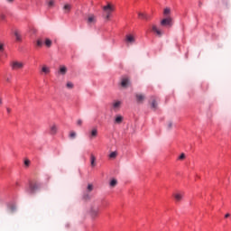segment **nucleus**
Wrapping results in <instances>:
<instances>
[{
	"mask_svg": "<svg viewBox=\"0 0 231 231\" xmlns=\"http://www.w3.org/2000/svg\"><path fill=\"white\" fill-rule=\"evenodd\" d=\"M102 8L104 12L103 17H105L106 21H109L111 17V14L115 12V5L111 4H107L106 5H104Z\"/></svg>",
	"mask_w": 231,
	"mask_h": 231,
	"instance_id": "f257e3e1",
	"label": "nucleus"
},
{
	"mask_svg": "<svg viewBox=\"0 0 231 231\" xmlns=\"http://www.w3.org/2000/svg\"><path fill=\"white\" fill-rule=\"evenodd\" d=\"M86 23L88 26H95V24H97V15L94 14H88Z\"/></svg>",
	"mask_w": 231,
	"mask_h": 231,
	"instance_id": "f03ea898",
	"label": "nucleus"
},
{
	"mask_svg": "<svg viewBox=\"0 0 231 231\" xmlns=\"http://www.w3.org/2000/svg\"><path fill=\"white\" fill-rule=\"evenodd\" d=\"M10 66H11L12 69H14V70L23 69V68H24V63H23L21 61H12L10 63Z\"/></svg>",
	"mask_w": 231,
	"mask_h": 231,
	"instance_id": "7ed1b4c3",
	"label": "nucleus"
},
{
	"mask_svg": "<svg viewBox=\"0 0 231 231\" xmlns=\"http://www.w3.org/2000/svg\"><path fill=\"white\" fill-rule=\"evenodd\" d=\"M161 26H172V17L167 16L166 18L161 21Z\"/></svg>",
	"mask_w": 231,
	"mask_h": 231,
	"instance_id": "20e7f679",
	"label": "nucleus"
},
{
	"mask_svg": "<svg viewBox=\"0 0 231 231\" xmlns=\"http://www.w3.org/2000/svg\"><path fill=\"white\" fill-rule=\"evenodd\" d=\"M152 32H153L157 37H162L163 35L162 31L160 28H158L156 24L152 25Z\"/></svg>",
	"mask_w": 231,
	"mask_h": 231,
	"instance_id": "39448f33",
	"label": "nucleus"
},
{
	"mask_svg": "<svg viewBox=\"0 0 231 231\" xmlns=\"http://www.w3.org/2000/svg\"><path fill=\"white\" fill-rule=\"evenodd\" d=\"M100 212V209L98 208H95V207H92L90 208V216L93 219H95V217H98V213Z\"/></svg>",
	"mask_w": 231,
	"mask_h": 231,
	"instance_id": "423d86ee",
	"label": "nucleus"
},
{
	"mask_svg": "<svg viewBox=\"0 0 231 231\" xmlns=\"http://www.w3.org/2000/svg\"><path fill=\"white\" fill-rule=\"evenodd\" d=\"M41 189V185L34 183V184H31L30 185V189H29V193L30 194H34V192L36 190H39Z\"/></svg>",
	"mask_w": 231,
	"mask_h": 231,
	"instance_id": "0eeeda50",
	"label": "nucleus"
},
{
	"mask_svg": "<svg viewBox=\"0 0 231 231\" xmlns=\"http://www.w3.org/2000/svg\"><path fill=\"white\" fill-rule=\"evenodd\" d=\"M121 86L122 88H129L131 86V80H129V78H123L121 80Z\"/></svg>",
	"mask_w": 231,
	"mask_h": 231,
	"instance_id": "6e6552de",
	"label": "nucleus"
},
{
	"mask_svg": "<svg viewBox=\"0 0 231 231\" xmlns=\"http://www.w3.org/2000/svg\"><path fill=\"white\" fill-rule=\"evenodd\" d=\"M97 136H98V129L92 128L91 131H90L88 138L90 140H93L94 138H97Z\"/></svg>",
	"mask_w": 231,
	"mask_h": 231,
	"instance_id": "1a4fd4ad",
	"label": "nucleus"
},
{
	"mask_svg": "<svg viewBox=\"0 0 231 231\" xmlns=\"http://www.w3.org/2000/svg\"><path fill=\"white\" fill-rule=\"evenodd\" d=\"M135 98H136L137 104H143V100H145V95L135 94Z\"/></svg>",
	"mask_w": 231,
	"mask_h": 231,
	"instance_id": "9d476101",
	"label": "nucleus"
},
{
	"mask_svg": "<svg viewBox=\"0 0 231 231\" xmlns=\"http://www.w3.org/2000/svg\"><path fill=\"white\" fill-rule=\"evenodd\" d=\"M120 106H122V102L121 101H115L112 104V109L114 111H118V109H120Z\"/></svg>",
	"mask_w": 231,
	"mask_h": 231,
	"instance_id": "9b49d317",
	"label": "nucleus"
},
{
	"mask_svg": "<svg viewBox=\"0 0 231 231\" xmlns=\"http://www.w3.org/2000/svg\"><path fill=\"white\" fill-rule=\"evenodd\" d=\"M124 122V116L118 115L116 116L115 120H114V124H117L120 125Z\"/></svg>",
	"mask_w": 231,
	"mask_h": 231,
	"instance_id": "f8f14e48",
	"label": "nucleus"
},
{
	"mask_svg": "<svg viewBox=\"0 0 231 231\" xmlns=\"http://www.w3.org/2000/svg\"><path fill=\"white\" fill-rule=\"evenodd\" d=\"M152 109L156 111L158 109V103H156V97H152Z\"/></svg>",
	"mask_w": 231,
	"mask_h": 231,
	"instance_id": "ddd939ff",
	"label": "nucleus"
},
{
	"mask_svg": "<svg viewBox=\"0 0 231 231\" xmlns=\"http://www.w3.org/2000/svg\"><path fill=\"white\" fill-rule=\"evenodd\" d=\"M58 127H57V125H51L50 126V133L51 134H57V131H58Z\"/></svg>",
	"mask_w": 231,
	"mask_h": 231,
	"instance_id": "4468645a",
	"label": "nucleus"
},
{
	"mask_svg": "<svg viewBox=\"0 0 231 231\" xmlns=\"http://www.w3.org/2000/svg\"><path fill=\"white\" fill-rule=\"evenodd\" d=\"M71 5L69 4H65L63 6V10H64V14H69V12H71Z\"/></svg>",
	"mask_w": 231,
	"mask_h": 231,
	"instance_id": "2eb2a0df",
	"label": "nucleus"
},
{
	"mask_svg": "<svg viewBox=\"0 0 231 231\" xmlns=\"http://www.w3.org/2000/svg\"><path fill=\"white\" fill-rule=\"evenodd\" d=\"M42 73H43L44 75H49V73H51L50 67L43 65L42 67Z\"/></svg>",
	"mask_w": 231,
	"mask_h": 231,
	"instance_id": "dca6fc26",
	"label": "nucleus"
},
{
	"mask_svg": "<svg viewBox=\"0 0 231 231\" xmlns=\"http://www.w3.org/2000/svg\"><path fill=\"white\" fill-rule=\"evenodd\" d=\"M138 17L139 19H144L145 21H149V19H151V16L143 13H138Z\"/></svg>",
	"mask_w": 231,
	"mask_h": 231,
	"instance_id": "f3484780",
	"label": "nucleus"
},
{
	"mask_svg": "<svg viewBox=\"0 0 231 231\" xmlns=\"http://www.w3.org/2000/svg\"><path fill=\"white\" fill-rule=\"evenodd\" d=\"M14 37L17 42H21V41H23V37L21 36L19 31H14Z\"/></svg>",
	"mask_w": 231,
	"mask_h": 231,
	"instance_id": "a211bd4d",
	"label": "nucleus"
},
{
	"mask_svg": "<svg viewBox=\"0 0 231 231\" xmlns=\"http://www.w3.org/2000/svg\"><path fill=\"white\" fill-rule=\"evenodd\" d=\"M97 162V157H95L93 154L90 155V165L91 167H96L97 163L95 162Z\"/></svg>",
	"mask_w": 231,
	"mask_h": 231,
	"instance_id": "6ab92c4d",
	"label": "nucleus"
},
{
	"mask_svg": "<svg viewBox=\"0 0 231 231\" xmlns=\"http://www.w3.org/2000/svg\"><path fill=\"white\" fill-rule=\"evenodd\" d=\"M125 41L126 42H130V44H133V42H134V36L128 34L126 35Z\"/></svg>",
	"mask_w": 231,
	"mask_h": 231,
	"instance_id": "aec40b11",
	"label": "nucleus"
},
{
	"mask_svg": "<svg viewBox=\"0 0 231 231\" xmlns=\"http://www.w3.org/2000/svg\"><path fill=\"white\" fill-rule=\"evenodd\" d=\"M173 196L175 198V201H181V199H183L182 193H175Z\"/></svg>",
	"mask_w": 231,
	"mask_h": 231,
	"instance_id": "412c9836",
	"label": "nucleus"
},
{
	"mask_svg": "<svg viewBox=\"0 0 231 231\" xmlns=\"http://www.w3.org/2000/svg\"><path fill=\"white\" fill-rule=\"evenodd\" d=\"M60 75H65L66 73H68V68H66V66H60Z\"/></svg>",
	"mask_w": 231,
	"mask_h": 231,
	"instance_id": "4be33fe9",
	"label": "nucleus"
},
{
	"mask_svg": "<svg viewBox=\"0 0 231 231\" xmlns=\"http://www.w3.org/2000/svg\"><path fill=\"white\" fill-rule=\"evenodd\" d=\"M163 15H165V17H169V15H171V8L166 7L163 11Z\"/></svg>",
	"mask_w": 231,
	"mask_h": 231,
	"instance_id": "5701e85b",
	"label": "nucleus"
},
{
	"mask_svg": "<svg viewBox=\"0 0 231 231\" xmlns=\"http://www.w3.org/2000/svg\"><path fill=\"white\" fill-rule=\"evenodd\" d=\"M52 42L50 40V38L45 39V46L47 48H51Z\"/></svg>",
	"mask_w": 231,
	"mask_h": 231,
	"instance_id": "b1692460",
	"label": "nucleus"
},
{
	"mask_svg": "<svg viewBox=\"0 0 231 231\" xmlns=\"http://www.w3.org/2000/svg\"><path fill=\"white\" fill-rule=\"evenodd\" d=\"M118 181L116 179H113L110 183L109 186L113 188H115L116 185H117Z\"/></svg>",
	"mask_w": 231,
	"mask_h": 231,
	"instance_id": "393cba45",
	"label": "nucleus"
},
{
	"mask_svg": "<svg viewBox=\"0 0 231 231\" xmlns=\"http://www.w3.org/2000/svg\"><path fill=\"white\" fill-rule=\"evenodd\" d=\"M69 138H72V139L77 138V133L75 131H71L69 133Z\"/></svg>",
	"mask_w": 231,
	"mask_h": 231,
	"instance_id": "a878e982",
	"label": "nucleus"
},
{
	"mask_svg": "<svg viewBox=\"0 0 231 231\" xmlns=\"http://www.w3.org/2000/svg\"><path fill=\"white\" fill-rule=\"evenodd\" d=\"M54 5H55V0H50V1L48 2V6H49V8L53 7Z\"/></svg>",
	"mask_w": 231,
	"mask_h": 231,
	"instance_id": "bb28decb",
	"label": "nucleus"
},
{
	"mask_svg": "<svg viewBox=\"0 0 231 231\" xmlns=\"http://www.w3.org/2000/svg\"><path fill=\"white\" fill-rule=\"evenodd\" d=\"M67 88H68V89H73V88H74L73 83H71V81H69V82L67 83Z\"/></svg>",
	"mask_w": 231,
	"mask_h": 231,
	"instance_id": "cd10ccee",
	"label": "nucleus"
},
{
	"mask_svg": "<svg viewBox=\"0 0 231 231\" xmlns=\"http://www.w3.org/2000/svg\"><path fill=\"white\" fill-rule=\"evenodd\" d=\"M76 124H77L78 127H82V124H83L82 119H78Z\"/></svg>",
	"mask_w": 231,
	"mask_h": 231,
	"instance_id": "c85d7f7f",
	"label": "nucleus"
},
{
	"mask_svg": "<svg viewBox=\"0 0 231 231\" xmlns=\"http://www.w3.org/2000/svg\"><path fill=\"white\" fill-rule=\"evenodd\" d=\"M109 158H116V152H112L109 155Z\"/></svg>",
	"mask_w": 231,
	"mask_h": 231,
	"instance_id": "c756f323",
	"label": "nucleus"
},
{
	"mask_svg": "<svg viewBox=\"0 0 231 231\" xmlns=\"http://www.w3.org/2000/svg\"><path fill=\"white\" fill-rule=\"evenodd\" d=\"M88 192H91L93 190V184L88 185Z\"/></svg>",
	"mask_w": 231,
	"mask_h": 231,
	"instance_id": "7c9ffc66",
	"label": "nucleus"
},
{
	"mask_svg": "<svg viewBox=\"0 0 231 231\" xmlns=\"http://www.w3.org/2000/svg\"><path fill=\"white\" fill-rule=\"evenodd\" d=\"M167 128L168 129H172V122L171 121L168 122Z\"/></svg>",
	"mask_w": 231,
	"mask_h": 231,
	"instance_id": "2f4dec72",
	"label": "nucleus"
},
{
	"mask_svg": "<svg viewBox=\"0 0 231 231\" xmlns=\"http://www.w3.org/2000/svg\"><path fill=\"white\" fill-rule=\"evenodd\" d=\"M0 51H5V44L0 42Z\"/></svg>",
	"mask_w": 231,
	"mask_h": 231,
	"instance_id": "473e14b6",
	"label": "nucleus"
},
{
	"mask_svg": "<svg viewBox=\"0 0 231 231\" xmlns=\"http://www.w3.org/2000/svg\"><path fill=\"white\" fill-rule=\"evenodd\" d=\"M36 44L41 48V46H42V42L41 40H38Z\"/></svg>",
	"mask_w": 231,
	"mask_h": 231,
	"instance_id": "72a5a7b5",
	"label": "nucleus"
},
{
	"mask_svg": "<svg viewBox=\"0 0 231 231\" xmlns=\"http://www.w3.org/2000/svg\"><path fill=\"white\" fill-rule=\"evenodd\" d=\"M179 160H185V153H181L179 157Z\"/></svg>",
	"mask_w": 231,
	"mask_h": 231,
	"instance_id": "f704fd0d",
	"label": "nucleus"
},
{
	"mask_svg": "<svg viewBox=\"0 0 231 231\" xmlns=\"http://www.w3.org/2000/svg\"><path fill=\"white\" fill-rule=\"evenodd\" d=\"M24 165H26V167H28L30 165V160H25Z\"/></svg>",
	"mask_w": 231,
	"mask_h": 231,
	"instance_id": "c9c22d12",
	"label": "nucleus"
},
{
	"mask_svg": "<svg viewBox=\"0 0 231 231\" xmlns=\"http://www.w3.org/2000/svg\"><path fill=\"white\" fill-rule=\"evenodd\" d=\"M5 18H6V16L5 14H0L1 21H5Z\"/></svg>",
	"mask_w": 231,
	"mask_h": 231,
	"instance_id": "e433bc0d",
	"label": "nucleus"
},
{
	"mask_svg": "<svg viewBox=\"0 0 231 231\" xmlns=\"http://www.w3.org/2000/svg\"><path fill=\"white\" fill-rule=\"evenodd\" d=\"M7 113H12V109L10 107L6 108Z\"/></svg>",
	"mask_w": 231,
	"mask_h": 231,
	"instance_id": "4c0bfd02",
	"label": "nucleus"
},
{
	"mask_svg": "<svg viewBox=\"0 0 231 231\" xmlns=\"http://www.w3.org/2000/svg\"><path fill=\"white\" fill-rule=\"evenodd\" d=\"M0 106H3V98L0 97Z\"/></svg>",
	"mask_w": 231,
	"mask_h": 231,
	"instance_id": "58836bf2",
	"label": "nucleus"
},
{
	"mask_svg": "<svg viewBox=\"0 0 231 231\" xmlns=\"http://www.w3.org/2000/svg\"><path fill=\"white\" fill-rule=\"evenodd\" d=\"M225 217H230V214H226Z\"/></svg>",
	"mask_w": 231,
	"mask_h": 231,
	"instance_id": "ea45409f",
	"label": "nucleus"
},
{
	"mask_svg": "<svg viewBox=\"0 0 231 231\" xmlns=\"http://www.w3.org/2000/svg\"><path fill=\"white\" fill-rule=\"evenodd\" d=\"M8 3H14V0H7Z\"/></svg>",
	"mask_w": 231,
	"mask_h": 231,
	"instance_id": "a19ab883",
	"label": "nucleus"
}]
</instances>
